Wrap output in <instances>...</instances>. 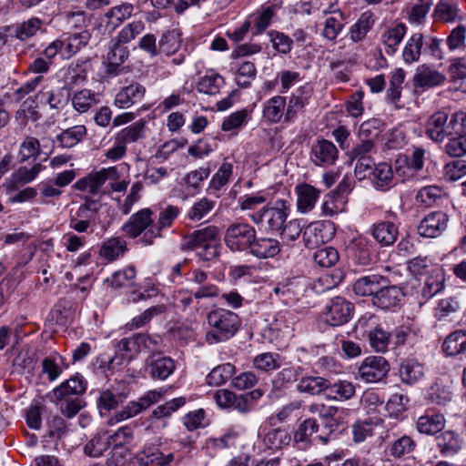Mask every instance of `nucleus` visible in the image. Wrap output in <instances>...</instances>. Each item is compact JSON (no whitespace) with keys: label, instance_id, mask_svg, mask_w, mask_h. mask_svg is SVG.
Returning a JSON list of instances; mask_svg holds the SVG:
<instances>
[{"label":"nucleus","instance_id":"f257e3e1","mask_svg":"<svg viewBox=\"0 0 466 466\" xmlns=\"http://www.w3.org/2000/svg\"><path fill=\"white\" fill-rule=\"evenodd\" d=\"M207 319L211 329L206 333V340L210 344L229 339L240 326V319L236 313L221 308L211 310Z\"/></svg>","mask_w":466,"mask_h":466},{"label":"nucleus","instance_id":"f03ea898","mask_svg":"<svg viewBox=\"0 0 466 466\" xmlns=\"http://www.w3.org/2000/svg\"><path fill=\"white\" fill-rule=\"evenodd\" d=\"M441 39L431 35H424L421 33L412 34L405 43L402 50V58L406 64H412L420 60L422 53L434 59H443V52L441 48Z\"/></svg>","mask_w":466,"mask_h":466},{"label":"nucleus","instance_id":"7ed1b4c3","mask_svg":"<svg viewBox=\"0 0 466 466\" xmlns=\"http://www.w3.org/2000/svg\"><path fill=\"white\" fill-rule=\"evenodd\" d=\"M290 211V205L284 199H278L270 205L263 207L248 217L251 221L268 231H280Z\"/></svg>","mask_w":466,"mask_h":466},{"label":"nucleus","instance_id":"20e7f679","mask_svg":"<svg viewBox=\"0 0 466 466\" xmlns=\"http://www.w3.org/2000/svg\"><path fill=\"white\" fill-rule=\"evenodd\" d=\"M102 205L98 200L86 198L76 209L70 210L69 228L78 233L87 232L97 224L98 212Z\"/></svg>","mask_w":466,"mask_h":466},{"label":"nucleus","instance_id":"39448f33","mask_svg":"<svg viewBox=\"0 0 466 466\" xmlns=\"http://www.w3.org/2000/svg\"><path fill=\"white\" fill-rule=\"evenodd\" d=\"M256 229L248 223L238 222L228 227L224 242L231 251H248L255 239Z\"/></svg>","mask_w":466,"mask_h":466},{"label":"nucleus","instance_id":"423d86ee","mask_svg":"<svg viewBox=\"0 0 466 466\" xmlns=\"http://www.w3.org/2000/svg\"><path fill=\"white\" fill-rule=\"evenodd\" d=\"M390 370V363L384 357L369 356L359 366L357 378L367 383H375L385 379Z\"/></svg>","mask_w":466,"mask_h":466},{"label":"nucleus","instance_id":"0eeeda50","mask_svg":"<svg viewBox=\"0 0 466 466\" xmlns=\"http://www.w3.org/2000/svg\"><path fill=\"white\" fill-rule=\"evenodd\" d=\"M334 235L335 227L332 222L316 221L305 228L303 239L307 248H314L331 240Z\"/></svg>","mask_w":466,"mask_h":466},{"label":"nucleus","instance_id":"6e6552de","mask_svg":"<svg viewBox=\"0 0 466 466\" xmlns=\"http://www.w3.org/2000/svg\"><path fill=\"white\" fill-rule=\"evenodd\" d=\"M353 305L345 299L336 297L326 308L324 320L327 324L337 327L347 323L352 316Z\"/></svg>","mask_w":466,"mask_h":466},{"label":"nucleus","instance_id":"1a4fd4ad","mask_svg":"<svg viewBox=\"0 0 466 466\" xmlns=\"http://www.w3.org/2000/svg\"><path fill=\"white\" fill-rule=\"evenodd\" d=\"M404 297L402 289L396 285L380 284V288L371 298V303L383 310H395Z\"/></svg>","mask_w":466,"mask_h":466},{"label":"nucleus","instance_id":"9d476101","mask_svg":"<svg viewBox=\"0 0 466 466\" xmlns=\"http://www.w3.org/2000/svg\"><path fill=\"white\" fill-rule=\"evenodd\" d=\"M175 370L174 360L160 352L149 355L145 361V372L153 380H164Z\"/></svg>","mask_w":466,"mask_h":466},{"label":"nucleus","instance_id":"9b49d317","mask_svg":"<svg viewBox=\"0 0 466 466\" xmlns=\"http://www.w3.org/2000/svg\"><path fill=\"white\" fill-rule=\"evenodd\" d=\"M153 212L150 208H142L139 211L131 215L128 220L123 225V232L131 238H136L143 235L151 227H155L154 219L152 218Z\"/></svg>","mask_w":466,"mask_h":466},{"label":"nucleus","instance_id":"f8f14e48","mask_svg":"<svg viewBox=\"0 0 466 466\" xmlns=\"http://www.w3.org/2000/svg\"><path fill=\"white\" fill-rule=\"evenodd\" d=\"M179 208L177 206L172 205L162 209L158 215L157 223L155 227H151L147 230V232H145L140 239L141 243L150 246L154 243V239L156 238H161L162 230L172 225L173 221L179 215Z\"/></svg>","mask_w":466,"mask_h":466},{"label":"nucleus","instance_id":"ddd939ff","mask_svg":"<svg viewBox=\"0 0 466 466\" xmlns=\"http://www.w3.org/2000/svg\"><path fill=\"white\" fill-rule=\"evenodd\" d=\"M449 217L443 211H433L424 217L419 226L418 233L425 238H436L448 227Z\"/></svg>","mask_w":466,"mask_h":466},{"label":"nucleus","instance_id":"4468645a","mask_svg":"<svg viewBox=\"0 0 466 466\" xmlns=\"http://www.w3.org/2000/svg\"><path fill=\"white\" fill-rule=\"evenodd\" d=\"M297 317L293 311H279L274 320L269 324L270 336L277 339H289L293 337L294 325Z\"/></svg>","mask_w":466,"mask_h":466},{"label":"nucleus","instance_id":"2eb2a0df","mask_svg":"<svg viewBox=\"0 0 466 466\" xmlns=\"http://www.w3.org/2000/svg\"><path fill=\"white\" fill-rule=\"evenodd\" d=\"M116 174V167L102 168L97 172L91 173L88 176L80 178L75 184V187L80 191H87L92 195L100 192L101 187L106 181Z\"/></svg>","mask_w":466,"mask_h":466},{"label":"nucleus","instance_id":"dca6fc26","mask_svg":"<svg viewBox=\"0 0 466 466\" xmlns=\"http://www.w3.org/2000/svg\"><path fill=\"white\" fill-rule=\"evenodd\" d=\"M339 151L336 146L327 139L317 140L310 150V159L319 167L334 165L338 159Z\"/></svg>","mask_w":466,"mask_h":466},{"label":"nucleus","instance_id":"f3484780","mask_svg":"<svg viewBox=\"0 0 466 466\" xmlns=\"http://www.w3.org/2000/svg\"><path fill=\"white\" fill-rule=\"evenodd\" d=\"M435 22L453 24L464 19L459 0H439L431 15Z\"/></svg>","mask_w":466,"mask_h":466},{"label":"nucleus","instance_id":"a211bd4d","mask_svg":"<svg viewBox=\"0 0 466 466\" xmlns=\"http://www.w3.org/2000/svg\"><path fill=\"white\" fill-rule=\"evenodd\" d=\"M219 240V229L215 226H208L201 229H197L185 238L182 249L198 251L210 244Z\"/></svg>","mask_w":466,"mask_h":466},{"label":"nucleus","instance_id":"6ab92c4d","mask_svg":"<svg viewBox=\"0 0 466 466\" xmlns=\"http://www.w3.org/2000/svg\"><path fill=\"white\" fill-rule=\"evenodd\" d=\"M248 252L257 258H270L280 252V244L279 240L272 238H257L256 234Z\"/></svg>","mask_w":466,"mask_h":466},{"label":"nucleus","instance_id":"aec40b11","mask_svg":"<svg viewBox=\"0 0 466 466\" xmlns=\"http://www.w3.org/2000/svg\"><path fill=\"white\" fill-rule=\"evenodd\" d=\"M70 98V91L67 86H62L56 89H41L36 95L35 99L41 104L48 105L51 109H60L67 104Z\"/></svg>","mask_w":466,"mask_h":466},{"label":"nucleus","instance_id":"412c9836","mask_svg":"<svg viewBox=\"0 0 466 466\" xmlns=\"http://www.w3.org/2000/svg\"><path fill=\"white\" fill-rule=\"evenodd\" d=\"M128 56L129 50L127 46L111 39L106 55L107 73L116 76L118 75L121 72V66L126 62Z\"/></svg>","mask_w":466,"mask_h":466},{"label":"nucleus","instance_id":"4be33fe9","mask_svg":"<svg viewBox=\"0 0 466 466\" xmlns=\"http://www.w3.org/2000/svg\"><path fill=\"white\" fill-rule=\"evenodd\" d=\"M446 76L433 67L422 65L419 66L413 76V84L416 87L431 88L442 85Z\"/></svg>","mask_w":466,"mask_h":466},{"label":"nucleus","instance_id":"5701e85b","mask_svg":"<svg viewBox=\"0 0 466 466\" xmlns=\"http://www.w3.org/2000/svg\"><path fill=\"white\" fill-rule=\"evenodd\" d=\"M86 382L80 375H76L62 382L53 390V395L56 400H63L73 395H82L86 392Z\"/></svg>","mask_w":466,"mask_h":466},{"label":"nucleus","instance_id":"b1692460","mask_svg":"<svg viewBox=\"0 0 466 466\" xmlns=\"http://www.w3.org/2000/svg\"><path fill=\"white\" fill-rule=\"evenodd\" d=\"M146 88L139 83H131L123 87L115 97V104L120 108H128L141 101L145 96Z\"/></svg>","mask_w":466,"mask_h":466},{"label":"nucleus","instance_id":"393cba45","mask_svg":"<svg viewBox=\"0 0 466 466\" xmlns=\"http://www.w3.org/2000/svg\"><path fill=\"white\" fill-rule=\"evenodd\" d=\"M388 282L387 279L378 274L364 276L354 282L353 291L358 296H371V298H373L380 288V284H386Z\"/></svg>","mask_w":466,"mask_h":466},{"label":"nucleus","instance_id":"a878e982","mask_svg":"<svg viewBox=\"0 0 466 466\" xmlns=\"http://www.w3.org/2000/svg\"><path fill=\"white\" fill-rule=\"evenodd\" d=\"M355 386L348 380H339L331 383L328 380L325 394L329 400L336 401L349 400L355 395Z\"/></svg>","mask_w":466,"mask_h":466},{"label":"nucleus","instance_id":"bb28decb","mask_svg":"<svg viewBox=\"0 0 466 466\" xmlns=\"http://www.w3.org/2000/svg\"><path fill=\"white\" fill-rule=\"evenodd\" d=\"M296 192L298 209L302 213H307L314 208L320 194L319 189L306 183L297 186Z\"/></svg>","mask_w":466,"mask_h":466},{"label":"nucleus","instance_id":"cd10ccee","mask_svg":"<svg viewBox=\"0 0 466 466\" xmlns=\"http://www.w3.org/2000/svg\"><path fill=\"white\" fill-rule=\"evenodd\" d=\"M127 398V394L114 389L102 390L97 400V409L100 415H106L110 410H115L120 403L124 402Z\"/></svg>","mask_w":466,"mask_h":466},{"label":"nucleus","instance_id":"c85d7f7f","mask_svg":"<svg viewBox=\"0 0 466 466\" xmlns=\"http://www.w3.org/2000/svg\"><path fill=\"white\" fill-rule=\"evenodd\" d=\"M90 37V33L87 30H83L79 33L69 35L66 39H62L64 46L63 59H69L76 55L88 44Z\"/></svg>","mask_w":466,"mask_h":466},{"label":"nucleus","instance_id":"c756f323","mask_svg":"<svg viewBox=\"0 0 466 466\" xmlns=\"http://www.w3.org/2000/svg\"><path fill=\"white\" fill-rule=\"evenodd\" d=\"M371 235L382 246H390L397 239L398 228L393 222L381 221L372 226Z\"/></svg>","mask_w":466,"mask_h":466},{"label":"nucleus","instance_id":"7c9ffc66","mask_svg":"<svg viewBox=\"0 0 466 466\" xmlns=\"http://www.w3.org/2000/svg\"><path fill=\"white\" fill-rule=\"evenodd\" d=\"M328 386V380L320 376H300L296 389L300 393L309 395H319L325 393Z\"/></svg>","mask_w":466,"mask_h":466},{"label":"nucleus","instance_id":"2f4dec72","mask_svg":"<svg viewBox=\"0 0 466 466\" xmlns=\"http://www.w3.org/2000/svg\"><path fill=\"white\" fill-rule=\"evenodd\" d=\"M399 373L403 383L411 385L423 377L424 369L416 360L407 359L400 363Z\"/></svg>","mask_w":466,"mask_h":466},{"label":"nucleus","instance_id":"473e14b6","mask_svg":"<svg viewBox=\"0 0 466 466\" xmlns=\"http://www.w3.org/2000/svg\"><path fill=\"white\" fill-rule=\"evenodd\" d=\"M372 183L378 190L387 191L393 185V171L391 166L381 162L379 163L372 172Z\"/></svg>","mask_w":466,"mask_h":466},{"label":"nucleus","instance_id":"72a5a7b5","mask_svg":"<svg viewBox=\"0 0 466 466\" xmlns=\"http://www.w3.org/2000/svg\"><path fill=\"white\" fill-rule=\"evenodd\" d=\"M42 169L41 164H35L30 169L26 167H19L12 176V177L5 183L8 192L15 191L17 185L26 184L34 180Z\"/></svg>","mask_w":466,"mask_h":466},{"label":"nucleus","instance_id":"f704fd0d","mask_svg":"<svg viewBox=\"0 0 466 466\" xmlns=\"http://www.w3.org/2000/svg\"><path fill=\"white\" fill-rule=\"evenodd\" d=\"M407 26L403 23H399L394 26L386 29L381 35V40L387 46L388 54H394L398 50L400 43L406 35Z\"/></svg>","mask_w":466,"mask_h":466},{"label":"nucleus","instance_id":"c9c22d12","mask_svg":"<svg viewBox=\"0 0 466 466\" xmlns=\"http://www.w3.org/2000/svg\"><path fill=\"white\" fill-rule=\"evenodd\" d=\"M445 425V419L441 414H426L417 420V430L423 434L434 435L440 432Z\"/></svg>","mask_w":466,"mask_h":466},{"label":"nucleus","instance_id":"e433bc0d","mask_svg":"<svg viewBox=\"0 0 466 466\" xmlns=\"http://www.w3.org/2000/svg\"><path fill=\"white\" fill-rule=\"evenodd\" d=\"M437 445L441 454L449 456L457 453L461 447V441L453 431H446L436 437Z\"/></svg>","mask_w":466,"mask_h":466},{"label":"nucleus","instance_id":"4c0bfd02","mask_svg":"<svg viewBox=\"0 0 466 466\" xmlns=\"http://www.w3.org/2000/svg\"><path fill=\"white\" fill-rule=\"evenodd\" d=\"M442 350L448 356H456L466 351V331L460 329L447 336Z\"/></svg>","mask_w":466,"mask_h":466},{"label":"nucleus","instance_id":"58836bf2","mask_svg":"<svg viewBox=\"0 0 466 466\" xmlns=\"http://www.w3.org/2000/svg\"><path fill=\"white\" fill-rule=\"evenodd\" d=\"M99 103V96L89 89H82L74 94L72 106L79 113H86Z\"/></svg>","mask_w":466,"mask_h":466},{"label":"nucleus","instance_id":"ea45409f","mask_svg":"<svg viewBox=\"0 0 466 466\" xmlns=\"http://www.w3.org/2000/svg\"><path fill=\"white\" fill-rule=\"evenodd\" d=\"M86 135V128L83 125L74 126L62 131L56 136V141L64 148H71L77 145Z\"/></svg>","mask_w":466,"mask_h":466},{"label":"nucleus","instance_id":"a19ab883","mask_svg":"<svg viewBox=\"0 0 466 466\" xmlns=\"http://www.w3.org/2000/svg\"><path fill=\"white\" fill-rule=\"evenodd\" d=\"M309 96V94L306 90V87H299L297 89L296 93L292 94L284 116L286 122L293 120L298 113L303 109Z\"/></svg>","mask_w":466,"mask_h":466},{"label":"nucleus","instance_id":"79ce46f5","mask_svg":"<svg viewBox=\"0 0 466 466\" xmlns=\"http://www.w3.org/2000/svg\"><path fill=\"white\" fill-rule=\"evenodd\" d=\"M146 133V122L139 119L131 125L121 129L116 137L118 140H121L126 145L130 143H136L140 139L145 138Z\"/></svg>","mask_w":466,"mask_h":466},{"label":"nucleus","instance_id":"37998d69","mask_svg":"<svg viewBox=\"0 0 466 466\" xmlns=\"http://www.w3.org/2000/svg\"><path fill=\"white\" fill-rule=\"evenodd\" d=\"M43 21L40 18L32 17L15 26L7 27L5 31L12 29L17 39L25 41L34 36L41 29Z\"/></svg>","mask_w":466,"mask_h":466},{"label":"nucleus","instance_id":"c03bdc74","mask_svg":"<svg viewBox=\"0 0 466 466\" xmlns=\"http://www.w3.org/2000/svg\"><path fill=\"white\" fill-rule=\"evenodd\" d=\"M127 249L126 240L120 237H116L106 240L103 243L99 253L107 260H115L120 256H123Z\"/></svg>","mask_w":466,"mask_h":466},{"label":"nucleus","instance_id":"a18cd8bd","mask_svg":"<svg viewBox=\"0 0 466 466\" xmlns=\"http://www.w3.org/2000/svg\"><path fill=\"white\" fill-rule=\"evenodd\" d=\"M235 366L231 363H224L213 368L207 376V383L209 386H220L225 384L235 374Z\"/></svg>","mask_w":466,"mask_h":466},{"label":"nucleus","instance_id":"49530a36","mask_svg":"<svg viewBox=\"0 0 466 466\" xmlns=\"http://www.w3.org/2000/svg\"><path fill=\"white\" fill-rule=\"evenodd\" d=\"M136 269L133 266L116 271L106 282L114 289L132 287L135 284Z\"/></svg>","mask_w":466,"mask_h":466},{"label":"nucleus","instance_id":"de8ad7c7","mask_svg":"<svg viewBox=\"0 0 466 466\" xmlns=\"http://www.w3.org/2000/svg\"><path fill=\"white\" fill-rule=\"evenodd\" d=\"M448 119V114L445 112H436L426 123V134L435 142L443 141V124Z\"/></svg>","mask_w":466,"mask_h":466},{"label":"nucleus","instance_id":"09e8293b","mask_svg":"<svg viewBox=\"0 0 466 466\" xmlns=\"http://www.w3.org/2000/svg\"><path fill=\"white\" fill-rule=\"evenodd\" d=\"M286 105V98L284 96H276L268 100L263 108V116L272 123H277L280 120L283 110Z\"/></svg>","mask_w":466,"mask_h":466},{"label":"nucleus","instance_id":"8fccbe9b","mask_svg":"<svg viewBox=\"0 0 466 466\" xmlns=\"http://www.w3.org/2000/svg\"><path fill=\"white\" fill-rule=\"evenodd\" d=\"M374 24L373 15L370 12L361 14L350 28V38L354 42L362 40Z\"/></svg>","mask_w":466,"mask_h":466},{"label":"nucleus","instance_id":"3c124183","mask_svg":"<svg viewBox=\"0 0 466 466\" xmlns=\"http://www.w3.org/2000/svg\"><path fill=\"white\" fill-rule=\"evenodd\" d=\"M370 347L378 352H385L390 343V333L380 326L369 330L368 333Z\"/></svg>","mask_w":466,"mask_h":466},{"label":"nucleus","instance_id":"603ef678","mask_svg":"<svg viewBox=\"0 0 466 466\" xmlns=\"http://www.w3.org/2000/svg\"><path fill=\"white\" fill-rule=\"evenodd\" d=\"M225 84L224 78L218 74H211L201 77L198 83V90L207 95H216Z\"/></svg>","mask_w":466,"mask_h":466},{"label":"nucleus","instance_id":"864d4df0","mask_svg":"<svg viewBox=\"0 0 466 466\" xmlns=\"http://www.w3.org/2000/svg\"><path fill=\"white\" fill-rule=\"evenodd\" d=\"M446 45L451 52L466 49V26L459 25L454 27L446 39Z\"/></svg>","mask_w":466,"mask_h":466},{"label":"nucleus","instance_id":"5fc2aeb1","mask_svg":"<svg viewBox=\"0 0 466 466\" xmlns=\"http://www.w3.org/2000/svg\"><path fill=\"white\" fill-rule=\"evenodd\" d=\"M111 445L109 436L105 434H97L92 438L84 447V451L90 457H99Z\"/></svg>","mask_w":466,"mask_h":466},{"label":"nucleus","instance_id":"6e6d98bb","mask_svg":"<svg viewBox=\"0 0 466 466\" xmlns=\"http://www.w3.org/2000/svg\"><path fill=\"white\" fill-rule=\"evenodd\" d=\"M427 399L436 405H446L451 400V392L445 385L435 382L428 390Z\"/></svg>","mask_w":466,"mask_h":466},{"label":"nucleus","instance_id":"4d7b16f0","mask_svg":"<svg viewBox=\"0 0 466 466\" xmlns=\"http://www.w3.org/2000/svg\"><path fill=\"white\" fill-rule=\"evenodd\" d=\"M343 27L342 14L340 12L334 13V15L325 20L322 35L328 40L333 41L337 38Z\"/></svg>","mask_w":466,"mask_h":466},{"label":"nucleus","instance_id":"13d9d810","mask_svg":"<svg viewBox=\"0 0 466 466\" xmlns=\"http://www.w3.org/2000/svg\"><path fill=\"white\" fill-rule=\"evenodd\" d=\"M145 28V25L142 21H134L126 25L122 30L113 39L124 46L135 39L136 36L140 35Z\"/></svg>","mask_w":466,"mask_h":466},{"label":"nucleus","instance_id":"bf43d9fd","mask_svg":"<svg viewBox=\"0 0 466 466\" xmlns=\"http://www.w3.org/2000/svg\"><path fill=\"white\" fill-rule=\"evenodd\" d=\"M376 152L377 148L375 142L369 139L360 140V142L357 143L349 152V157L351 161H354L372 157V155L376 154Z\"/></svg>","mask_w":466,"mask_h":466},{"label":"nucleus","instance_id":"052dcab7","mask_svg":"<svg viewBox=\"0 0 466 466\" xmlns=\"http://www.w3.org/2000/svg\"><path fill=\"white\" fill-rule=\"evenodd\" d=\"M431 3L425 0H418L408 11V20L413 25H421L431 9Z\"/></svg>","mask_w":466,"mask_h":466},{"label":"nucleus","instance_id":"680f3d73","mask_svg":"<svg viewBox=\"0 0 466 466\" xmlns=\"http://www.w3.org/2000/svg\"><path fill=\"white\" fill-rule=\"evenodd\" d=\"M215 204L214 201L203 198L193 204L187 212V218L193 221H199L215 208Z\"/></svg>","mask_w":466,"mask_h":466},{"label":"nucleus","instance_id":"e2e57ef3","mask_svg":"<svg viewBox=\"0 0 466 466\" xmlns=\"http://www.w3.org/2000/svg\"><path fill=\"white\" fill-rule=\"evenodd\" d=\"M382 122L378 118H371L363 122L359 128V138L360 140H371L375 142L380 132L381 131Z\"/></svg>","mask_w":466,"mask_h":466},{"label":"nucleus","instance_id":"0e129e2a","mask_svg":"<svg viewBox=\"0 0 466 466\" xmlns=\"http://www.w3.org/2000/svg\"><path fill=\"white\" fill-rule=\"evenodd\" d=\"M443 288L444 278L441 270L438 269L435 275L432 274L427 278L421 293L424 298L430 299L438 294Z\"/></svg>","mask_w":466,"mask_h":466},{"label":"nucleus","instance_id":"69168bd1","mask_svg":"<svg viewBox=\"0 0 466 466\" xmlns=\"http://www.w3.org/2000/svg\"><path fill=\"white\" fill-rule=\"evenodd\" d=\"M86 77V70L83 68L81 64H71L64 71V86H67L70 89L71 86L84 82Z\"/></svg>","mask_w":466,"mask_h":466},{"label":"nucleus","instance_id":"338daca9","mask_svg":"<svg viewBox=\"0 0 466 466\" xmlns=\"http://www.w3.org/2000/svg\"><path fill=\"white\" fill-rule=\"evenodd\" d=\"M256 73V66L253 63L248 61L242 63L237 72V85L242 88L248 87L251 81L255 78Z\"/></svg>","mask_w":466,"mask_h":466},{"label":"nucleus","instance_id":"774afa93","mask_svg":"<svg viewBox=\"0 0 466 466\" xmlns=\"http://www.w3.org/2000/svg\"><path fill=\"white\" fill-rule=\"evenodd\" d=\"M466 175V161L455 159L444 167V177L448 181H456Z\"/></svg>","mask_w":466,"mask_h":466}]
</instances>
